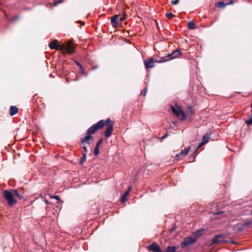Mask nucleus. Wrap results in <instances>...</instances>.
<instances>
[{"instance_id": "35", "label": "nucleus", "mask_w": 252, "mask_h": 252, "mask_svg": "<svg viewBox=\"0 0 252 252\" xmlns=\"http://www.w3.org/2000/svg\"><path fill=\"white\" fill-rule=\"evenodd\" d=\"M62 2V0H59L58 1H55L54 2V5H57L59 3H61Z\"/></svg>"}, {"instance_id": "21", "label": "nucleus", "mask_w": 252, "mask_h": 252, "mask_svg": "<svg viewBox=\"0 0 252 252\" xmlns=\"http://www.w3.org/2000/svg\"><path fill=\"white\" fill-rule=\"evenodd\" d=\"M13 195L18 197L19 199H22L24 198V196L23 195L20 194L17 189H13Z\"/></svg>"}, {"instance_id": "32", "label": "nucleus", "mask_w": 252, "mask_h": 252, "mask_svg": "<svg viewBox=\"0 0 252 252\" xmlns=\"http://www.w3.org/2000/svg\"><path fill=\"white\" fill-rule=\"evenodd\" d=\"M102 141H103V139H100V140L98 141V142L97 143V144H96V146H98V147H99L100 145L102 143Z\"/></svg>"}, {"instance_id": "41", "label": "nucleus", "mask_w": 252, "mask_h": 252, "mask_svg": "<svg viewBox=\"0 0 252 252\" xmlns=\"http://www.w3.org/2000/svg\"><path fill=\"white\" fill-rule=\"evenodd\" d=\"M124 20H125V18H124V17H121L119 18V20H120L121 22L123 21Z\"/></svg>"}, {"instance_id": "47", "label": "nucleus", "mask_w": 252, "mask_h": 252, "mask_svg": "<svg viewBox=\"0 0 252 252\" xmlns=\"http://www.w3.org/2000/svg\"><path fill=\"white\" fill-rule=\"evenodd\" d=\"M233 2L232 1H231L228 4H231Z\"/></svg>"}, {"instance_id": "26", "label": "nucleus", "mask_w": 252, "mask_h": 252, "mask_svg": "<svg viewBox=\"0 0 252 252\" xmlns=\"http://www.w3.org/2000/svg\"><path fill=\"white\" fill-rule=\"evenodd\" d=\"M99 147L98 146H95L94 149V155L95 156H96L98 155L99 153Z\"/></svg>"}, {"instance_id": "3", "label": "nucleus", "mask_w": 252, "mask_h": 252, "mask_svg": "<svg viewBox=\"0 0 252 252\" xmlns=\"http://www.w3.org/2000/svg\"><path fill=\"white\" fill-rule=\"evenodd\" d=\"M252 223V221H247L242 223H238L234 226V229L236 232H240L248 229Z\"/></svg>"}, {"instance_id": "36", "label": "nucleus", "mask_w": 252, "mask_h": 252, "mask_svg": "<svg viewBox=\"0 0 252 252\" xmlns=\"http://www.w3.org/2000/svg\"><path fill=\"white\" fill-rule=\"evenodd\" d=\"M88 138L89 139V141L90 140H91V141L93 140V136H91V134H88Z\"/></svg>"}, {"instance_id": "43", "label": "nucleus", "mask_w": 252, "mask_h": 252, "mask_svg": "<svg viewBox=\"0 0 252 252\" xmlns=\"http://www.w3.org/2000/svg\"><path fill=\"white\" fill-rule=\"evenodd\" d=\"M131 187H129L128 189H127V191H128V192H129V191L131 190Z\"/></svg>"}, {"instance_id": "10", "label": "nucleus", "mask_w": 252, "mask_h": 252, "mask_svg": "<svg viewBox=\"0 0 252 252\" xmlns=\"http://www.w3.org/2000/svg\"><path fill=\"white\" fill-rule=\"evenodd\" d=\"M113 123L110 124L109 125L108 127L106 128V130L105 131L104 135L106 137H109L110 136V135L112 134V132L113 131Z\"/></svg>"}, {"instance_id": "12", "label": "nucleus", "mask_w": 252, "mask_h": 252, "mask_svg": "<svg viewBox=\"0 0 252 252\" xmlns=\"http://www.w3.org/2000/svg\"><path fill=\"white\" fill-rule=\"evenodd\" d=\"M181 56V52L178 50L174 51L171 54H169V56L170 57L171 60L178 58Z\"/></svg>"}, {"instance_id": "22", "label": "nucleus", "mask_w": 252, "mask_h": 252, "mask_svg": "<svg viewBox=\"0 0 252 252\" xmlns=\"http://www.w3.org/2000/svg\"><path fill=\"white\" fill-rule=\"evenodd\" d=\"M188 27L190 30H193L195 28V24L193 21H189L188 24Z\"/></svg>"}, {"instance_id": "45", "label": "nucleus", "mask_w": 252, "mask_h": 252, "mask_svg": "<svg viewBox=\"0 0 252 252\" xmlns=\"http://www.w3.org/2000/svg\"><path fill=\"white\" fill-rule=\"evenodd\" d=\"M97 68V66H94V67H93V69H96V68Z\"/></svg>"}, {"instance_id": "28", "label": "nucleus", "mask_w": 252, "mask_h": 252, "mask_svg": "<svg viewBox=\"0 0 252 252\" xmlns=\"http://www.w3.org/2000/svg\"><path fill=\"white\" fill-rule=\"evenodd\" d=\"M80 146L84 150V151L83 153H86V155H87V153L88 152L87 147L85 146V145H81Z\"/></svg>"}, {"instance_id": "19", "label": "nucleus", "mask_w": 252, "mask_h": 252, "mask_svg": "<svg viewBox=\"0 0 252 252\" xmlns=\"http://www.w3.org/2000/svg\"><path fill=\"white\" fill-rule=\"evenodd\" d=\"M177 247L175 246H169L166 248L165 252H176Z\"/></svg>"}, {"instance_id": "39", "label": "nucleus", "mask_w": 252, "mask_h": 252, "mask_svg": "<svg viewBox=\"0 0 252 252\" xmlns=\"http://www.w3.org/2000/svg\"><path fill=\"white\" fill-rule=\"evenodd\" d=\"M126 197H124V196H123L121 199V201H122V202L124 203L126 202Z\"/></svg>"}, {"instance_id": "30", "label": "nucleus", "mask_w": 252, "mask_h": 252, "mask_svg": "<svg viewBox=\"0 0 252 252\" xmlns=\"http://www.w3.org/2000/svg\"><path fill=\"white\" fill-rule=\"evenodd\" d=\"M147 88H145L143 90H142L141 92V94H143L144 96L146 95V94L147 93Z\"/></svg>"}, {"instance_id": "24", "label": "nucleus", "mask_w": 252, "mask_h": 252, "mask_svg": "<svg viewBox=\"0 0 252 252\" xmlns=\"http://www.w3.org/2000/svg\"><path fill=\"white\" fill-rule=\"evenodd\" d=\"M226 5V4L223 1L218 2L216 3V6L221 8H223Z\"/></svg>"}, {"instance_id": "17", "label": "nucleus", "mask_w": 252, "mask_h": 252, "mask_svg": "<svg viewBox=\"0 0 252 252\" xmlns=\"http://www.w3.org/2000/svg\"><path fill=\"white\" fill-rule=\"evenodd\" d=\"M170 60H171V59H170V57L169 56V54H168L167 56L162 57L160 61H157V63H164V62L169 61Z\"/></svg>"}, {"instance_id": "33", "label": "nucleus", "mask_w": 252, "mask_h": 252, "mask_svg": "<svg viewBox=\"0 0 252 252\" xmlns=\"http://www.w3.org/2000/svg\"><path fill=\"white\" fill-rule=\"evenodd\" d=\"M52 197L57 199L58 201V203H59L60 201V199L58 195H53Z\"/></svg>"}, {"instance_id": "5", "label": "nucleus", "mask_w": 252, "mask_h": 252, "mask_svg": "<svg viewBox=\"0 0 252 252\" xmlns=\"http://www.w3.org/2000/svg\"><path fill=\"white\" fill-rule=\"evenodd\" d=\"M195 241H196V238H193L191 237H187L181 243V247L182 248H185L189 245L193 244Z\"/></svg>"}, {"instance_id": "25", "label": "nucleus", "mask_w": 252, "mask_h": 252, "mask_svg": "<svg viewBox=\"0 0 252 252\" xmlns=\"http://www.w3.org/2000/svg\"><path fill=\"white\" fill-rule=\"evenodd\" d=\"M188 113L191 115L194 114V111L192 110V107L191 105H189L188 106Z\"/></svg>"}, {"instance_id": "48", "label": "nucleus", "mask_w": 252, "mask_h": 252, "mask_svg": "<svg viewBox=\"0 0 252 252\" xmlns=\"http://www.w3.org/2000/svg\"><path fill=\"white\" fill-rule=\"evenodd\" d=\"M251 214L252 215V212H251Z\"/></svg>"}, {"instance_id": "31", "label": "nucleus", "mask_w": 252, "mask_h": 252, "mask_svg": "<svg viewBox=\"0 0 252 252\" xmlns=\"http://www.w3.org/2000/svg\"><path fill=\"white\" fill-rule=\"evenodd\" d=\"M246 123L249 125L252 124V118L251 117L249 120H247Z\"/></svg>"}, {"instance_id": "9", "label": "nucleus", "mask_w": 252, "mask_h": 252, "mask_svg": "<svg viewBox=\"0 0 252 252\" xmlns=\"http://www.w3.org/2000/svg\"><path fill=\"white\" fill-rule=\"evenodd\" d=\"M223 236L221 234L216 235L212 239V244L220 243L223 241Z\"/></svg>"}, {"instance_id": "23", "label": "nucleus", "mask_w": 252, "mask_h": 252, "mask_svg": "<svg viewBox=\"0 0 252 252\" xmlns=\"http://www.w3.org/2000/svg\"><path fill=\"white\" fill-rule=\"evenodd\" d=\"M82 154H83V156H82V157H81L80 161V163L82 165L83 164L84 162L86 160V158H87V155H86V153H82Z\"/></svg>"}, {"instance_id": "46", "label": "nucleus", "mask_w": 252, "mask_h": 252, "mask_svg": "<svg viewBox=\"0 0 252 252\" xmlns=\"http://www.w3.org/2000/svg\"><path fill=\"white\" fill-rule=\"evenodd\" d=\"M173 229H171V230H170V233H172V232L173 231Z\"/></svg>"}, {"instance_id": "20", "label": "nucleus", "mask_w": 252, "mask_h": 252, "mask_svg": "<svg viewBox=\"0 0 252 252\" xmlns=\"http://www.w3.org/2000/svg\"><path fill=\"white\" fill-rule=\"evenodd\" d=\"M81 142V145H84V144H85V143H88V144H90V141H89V139L88 135H86V136H85L84 137L82 138Z\"/></svg>"}, {"instance_id": "38", "label": "nucleus", "mask_w": 252, "mask_h": 252, "mask_svg": "<svg viewBox=\"0 0 252 252\" xmlns=\"http://www.w3.org/2000/svg\"><path fill=\"white\" fill-rule=\"evenodd\" d=\"M129 192L128 191H126L125 192V193L124 194L123 196H124V197H126L127 195H128L129 194Z\"/></svg>"}, {"instance_id": "42", "label": "nucleus", "mask_w": 252, "mask_h": 252, "mask_svg": "<svg viewBox=\"0 0 252 252\" xmlns=\"http://www.w3.org/2000/svg\"><path fill=\"white\" fill-rule=\"evenodd\" d=\"M203 144H202V142L201 143L199 144V145H198V147L197 148L196 150L194 152H196V151L199 148H200Z\"/></svg>"}, {"instance_id": "34", "label": "nucleus", "mask_w": 252, "mask_h": 252, "mask_svg": "<svg viewBox=\"0 0 252 252\" xmlns=\"http://www.w3.org/2000/svg\"><path fill=\"white\" fill-rule=\"evenodd\" d=\"M76 64L78 66H79V67L83 70V67H82V65H81V64L80 63H79V62H76Z\"/></svg>"}, {"instance_id": "37", "label": "nucleus", "mask_w": 252, "mask_h": 252, "mask_svg": "<svg viewBox=\"0 0 252 252\" xmlns=\"http://www.w3.org/2000/svg\"><path fill=\"white\" fill-rule=\"evenodd\" d=\"M168 136V133H166L164 135H163L161 138L162 139H164L165 138H166V137H167V136Z\"/></svg>"}, {"instance_id": "4", "label": "nucleus", "mask_w": 252, "mask_h": 252, "mask_svg": "<svg viewBox=\"0 0 252 252\" xmlns=\"http://www.w3.org/2000/svg\"><path fill=\"white\" fill-rule=\"evenodd\" d=\"M171 109L172 112L177 116L179 117L181 116V118H180V120L184 121L185 120L186 117V114L180 108L177 110L174 106H172Z\"/></svg>"}, {"instance_id": "15", "label": "nucleus", "mask_w": 252, "mask_h": 252, "mask_svg": "<svg viewBox=\"0 0 252 252\" xmlns=\"http://www.w3.org/2000/svg\"><path fill=\"white\" fill-rule=\"evenodd\" d=\"M205 232V229L203 228H200L196 230L194 233V235L196 238H198L203 234Z\"/></svg>"}, {"instance_id": "2", "label": "nucleus", "mask_w": 252, "mask_h": 252, "mask_svg": "<svg viewBox=\"0 0 252 252\" xmlns=\"http://www.w3.org/2000/svg\"><path fill=\"white\" fill-rule=\"evenodd\" d=\"M3 195L4 198L8 202L9 206L12 207L17 202V200L15 199L13 197V193L8 190H4L3 191Z\"/></svg>"}, {"instance_id": "8", "label": "nucleus", "mask_w": 252, "mask_h": 252, "mask_svg": "<svg viewBox=\"0 0 252 252\" xmlns=\"http://www.w3.org/2000/svg\"><path fill=\"white\" fill-rule=\"evenodd\" d=\"M189 150L190 147H189L188 149H185V150H182L179 153V154L176 155V158L177 159H178L186 156L188 154Z\"/></svg>"}, {"instance_id": "40", "label": "nucleus", "mask_w": 252, "mask_h": 252, "mask_svg": "<svg viewBox=\"0 0 252 252\" xmlns=\"http://www.w3.org/2000/svg\"><path fill=\"white\" fill-rule=\"evenodd\" d=\"M176 125L175 122H172L171 123V125H170V127L172 128L173 126H174Z\"/></svg>"}, {"instance_id": "14", "label": "nucleus", "mask_w": 252, "mask_h": 252, "mask_svg": "<svg viewBox=\"0 0 252 252\" xmlns=\"http://www.w3.org/2000/svg\"><path fill=\"white\" fill-rule=\"evenodd\" d=\"M9 111H10L9 114L12 116L17 113L18 109L16 106H11L10 107Z\"/></svg>"}, {"instance_id": "27", "label": "nucleus", "mask_w": 252, "mask_h": 252, "mask_svg": "<svg viewBox=\"0 0 252 252\" xmlns=\"http://www.w3.org/2000/svg\"><path fill=\"white\" fill-rule=\"evenodd\" d=\"M166 16L169 19L172 18L174 15L172 13H166Z\"/></svg>"}, {"instance_id": "11", "label": "nucleus", "mask_w": 252, "mask_h": 252, "mask_svg": "<svg viewBox=\"0 0 252 252\" xmlns=\"http://www.w3.org/2000/svg\"><path fill=\"white\" fill-rule=\"evenodd\" d=\"M63 49L65 50L69 54H71L74 52V50L71 44L68 43L65 46H63Z\"/></svg>"}, {"instance_id": "44", "label": "nucleus", "mask_w": 252, "mask_h": 252, "mask_svg": "<svg viewBox=\"0 0 252 252\" xmlns=\"http://www.w3.org/2000/svg\"><path fill=\"white\" fill-rule=\"evenodd\" d=\"M44 202L46 203V204H48L49 203V201L47 200H44Z\"/></svg>"}, {"instance_id": "1", "label": "nucleus", "mask_w": 252, "mask_h": 252, "mask_svg": "<svg viewBox=\"0 0 252 252\" xmlns=\"http://www.w3.org/2000/svg\"><path fill=\"white\" fill-rule=\"evenodd\" d=\"M111 122L110 119H107L106 121L100 120L97 123L89 127L87 131V134H93L97 131L99 128L103 127L104 126L108 125Z\"/></svg>"}, {"instance_id": "29", "label": "nucleus", "mask_w": 252, "mask_h": 252, "mask_svg": "<svg viewBox=\"0 0 252 252\" xmlns=\"http://www.w3.org/2000/svg\"><path fill=\"white\" fill-rule=\"evenodd\" d=\"M179 1H180V0H172L171 1V2L173 5H177L179 3Z\"/></svg>"}, {"instance_id": "18", "label": "nucleus", "mask_w": 252, "mask_h": 252, "mask_svg": "<svg viewBox=\"0 0 252 252\" xmlns=\"http://www.w3.org/2000/svg\"><path fill=\"white\" fill-rule=\"evenodd\" d=\"M210 134H206L203 136L202 144H206L208 142L209 139L210 138Z\"/></svg>"}, {"instance_id": "7", "label": "nucleus", "mask_w": 252, "mask_h": 252, "mask_svg": "<svg viewBox=\"0 0 252 252\" xmlns=\"http://www.w3.org/2000/svg\"><path fill=\"white\" fill-rule=\"evenodd\" d=\"M149 250L153 252H163L162 251L159 246L156 243H153L150 245Z\"/></svg>"}, {"instance_id": "16", "label": "nucleus", "mask_w": 252, "mask_h": 252, "mask_svg": "<svg viewBox=\"0 0 252 252\" xmlns=\"http://www.w3.org/2000/svg\"><path fill=\"white\" fill-rule=\"evenodd\" d=\"M49 46L51 49H58L59 46L57 44V40H54L53 41L50 42Z\"/></svg>"}, {"instance_id": "6", "label": "nucleus", "mask_w": 252, "mask_h": 252, "mask_svg": "<svg viewBox=\"0 0 252 252\" xmlns=\"http://www.w3.org/2000/svg\"><path fill=\"white\" fill-rule=\"evenodd\" d=\"M157 60L154 58L147 59L144 61V64L146 68H151L155 66L154 63H157Z\"/></svg>"}, {"instance_id": "13", "label": "nucleus", "mask_w": 252, "mask_h": 252, "mask_svg": "<svg viewBox=\"0 0 252 252\" xmlns=\"http://www.w3.org/2000/svg\"><path fill=\"white\" fill-rule=\"evenodd\" d=\"M119 17V15H115L111 18V22L112 24L113 27L114 28H117L119 26V24L118 22V18Z\"/></svg>"}]
</instances>
